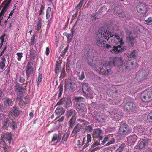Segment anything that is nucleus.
Here are the masks:
<instances>
[{"label":"nucleus","instance_id":"nucleus-6","mask_svg":"<svg viewBox=\"0 0 152 152\" xmlns=\"http://www.w3.org/2000/svg\"><path fill=\"white\" fill-rule=\"evenodd\" d=\"M141 100L144 102H149L152 100V91H145L140 95Z\"/></svg>","mask_w":152,"mask_h":152},{"label":"nucleus","instance_id":"nucleus-5","mask_svg":"<svg viewBox=\"0 0 152 152\" xmlns=\"http://www.w3.org/2000/svg\"><path fill=\"white\" fill-rule=\"evenodd\" d=\"M124 124L125 122L124 121L120 124V127L118 132L121 135H128L131 132L129 126Z\"/></svg>","mask_w":152,"mask_h":152},{"label":"nucleus","instance_id":"nucleus-52","mask_svg":"<svg viewBox=\"0 0 152 152\" xmlns=\"http://www.w3.org/2000/svg\"><path fill=\"white\" fill-rule=\"evenodd\" d=\"M66 100V98H62L61 99H60V100L58 101L56 104V105L61 104H63Z\"/></svg>","mask_w":152,"mask_h":152},{"label":"nucleus","instance_id":"nucleus-53","mask_svg":"<svg viewBox=\"0 0 152 152\" xmlns=\"http://www.w3.org/2000/svg\"><path fill=\"white\" fill-rule=\"evenodd\" d=\"M69 47V45H67L66 47L64 49L63 52H62V53L61 54V56H63L65 55V54L66 52L68 50Z\"/></svg>","mask_w":152,"mask_h":152},{"label":"nucleus","instance_id":"nucleus-42","mask_svg":"<svg viewBox=\"0 0 152 152\" xmlns=\"http://www.w3.org/2000/svg\"><path fill=\"white\" fill-rule=\"evenodd\" d=\"M84 0H81L79 3L77 4L76 7H75V9L78 10L81 8L83 4V2Z\"/></svg>","mask_w":152,"mask_h":152},{"label":"nucleus","instance_id":"nucleus-14","mask_svg":"<svg viewBox=\"0 0 152 152\" xmlns=\"http://www.w3.org/2000/svg\"><path fill=\"white\" fill-rule=\"evenodd\" d=\"M2 100L4 107H9L12 106L13 104V102L12 100L8 97L4 98Z\"/></svg>","mask_w":152,"mask_h":152},{"label":"nucleus","instance_id":"nucleus-18","mask_svg":"<svg viewBox=\"0 0 152 152\" xmlns=\"http://www.w3.org/2000/svg\"><path fill=\"white\" fill-rule=\"evenodd\" d=\"M76 119V116H72L71 119L68 122L69 130L71 129L75 125Z\"/></svg>","mask_w":152,"mask_h":152},{"label":"nucleus","instance_id":"nucleus-60","mask_svg":"<svg viewBox=\"0 0 152 152\" xmlns=\"http://www.w3.org/2000/svg\"><path fill=\"white\" fill-rule=\"evenodd\" d=\"M5 36V34H3L0 37V39L2 41V45H3V43L5 42L4 40V37Z\"/></svg>","mask_w":152,"mask_h":152},{"label":"nucleus","instance_id":"nucleus-40","mask_svg":"<svg viewBox=\"0 0 152 152\" xmlns=\"http://www.w3.org/2000/svg\"><path fill=\"white\" fill-rule=\"evenodd\" d=\"M129 139L132 142H135L137 140V137L135 135H133L128 137Z\"/></svg>","mask_w":152,"mask_h":152},{"label":"nucleus","instance_id":"nucleus-16","mask_svg":"<svg viewBox=\"0 0 152 152\" xmlns=\"http://www.w3.org/2000/svg\"><path fill=\"white\" fill-rule=\"evenodd\" d=\"M81 126L79 124H77L75 126L72 133V135L74 136L77 134V133L81 130Z\"/></svg>","mask_w":152,"mask_h":152},{"label":"nucleus","instance_id":"nucleus-61","mask_svg":"<svg viewBox=\"0 0 152 152\" xmlns=\"http://www.w3.org/2000/svg\"><path fill=\"white\" fill-rule=\"evenodd\" d=\"M78 12L77 11L75 13H74L72 17V19L73 20H74L77 17L78 15Z\"/></svg>","mask_w":152,"mask_h":152},{"label":"nucleus","instance_id":"nucleus-59","mask_svg":"<svg viewBox=\"0 0 152 152\" xmlns=\"http://www.w3.org/2000/svg\"><path fill=\"white\" fill-rule=\"evenodd\" d=\"M25 79L23 77H20L19 78L18 81L21 83H23L25 81Z\"/></svg>","mask_w":152,"mask_h":152},{"label":"nucleus","instance_id":"nucleus-4","mask_svg":"<svg viewBox=\"0 0 152 152\" xmlns=\"http://www.w3.org/2000/svg\"><path fill=\"white\" fill-rule=\"evenodd\" d=\"M82 91L85 94L86 96L88 98H93L94 95L91 88L89 87L88 83H84L83 85Z\"/></svg>","mask_w":152,"mask_h":152},{"label":"nucleus","instance_id":"nucleus-20","mask_svg":"<svg viewBox=\"0 0 152 152\" xmlns=\"http://www.w3.org/2000/svg\"><path fill=\"white\" fill-rule=\"evenodd\" d=\"M65 111V110L62 107L58 106L56 109L55 112L56 114L61 115L64 114Z\"/></svg>","mask_w":152,"mask_h":152},{"label":"nucleus","instance_id":"nucleus-3","mask_svg":"<svg viewBox=\"0 0 152 152\" xmlns=\"http://www.w3.org/2000/svg\"><path fill=\"white\" fill-rule=\"evenodd\" d=\"M36 69V67L33 65V63L31 61L28 62L25 68L27 77H30L34 75Z\"/></svg>","mask_w":152,"mask_h":152},{"label":"nucleus","instance_id":"nucleus-27","mask_svg":"<svg viewBox=\"0 0 152 152\" xmlns=\"http://www.w3.org/2000/svg\"><path fill=\"white\" fill-rule=\"evenodd\" d=\"M75 100L76 102V104L83 103L85 101V99L81 97H77L75 98Z\"/></svg>","mask_w":152,"mask_h":152},{"label":"nucleus","instance_id":"nucleus-10","mask_svg":"<svg viewBox=\"0 0 152 152\" xmlns=\"http://www.w3.org/2000/svg\"><path fill=\"white\" fill-rule=\"evenodd\" d=\"M136 105L135 103L132 102H129L126 103L125 108L127 110L129 111H136Z\"/></svg>","mask_w":152,"mask_h":152},{"label":"nucleus","instance_id":"nucleus-29","mask_svg":"<svg viewBox=\"0 0 152 152\" xmlns=\"http://www.w3.org/2000/svg\"><path fill=\"white\" fill-rule=\"evenodd\" d=\"M87 141L85 145L83 147V148H84L88 147L89 145V143L91 142V137L90 134H88L87 136Z\"/></svg>","mask_w":152,"mask_h":152},{"label":"nucleus","instance_id":"nucleus-1","mask_svg":"<svg viewBox=\"0 0 152 152\" xmlns=\"http://www.w3.org/2000/svg\"><path fill=\"white\" fill-rule=\"evenodd\" d=\"M96 43L101 49H109L112 53L117 54L125 49L121 35L116 33L112 34L109 31L99 29L96 33Z\"/></svg>","mask_w":152,"mask_h":152},{"label":"nucleus","instance_id":"nucleus-2","mask_svg":"<svg viewBox=\"0 0 152 152\" xmlns=\"http://www.w3.org/2000/svg\"><path fill=\"white\" fill-rule=\"evenodd\" d=\"M120 62L121 63L122 61L118 58H113L110 62H106L103 65L101 64L100 66L97 65L95 66L94 69L103 75H107L112 72V66H115Z\"/></svg>","mask_w":152,"mask_h":152},{"label":"nucleus","instance_id":"nucleus-9","mask_svg":"<svg viewBox=\"0 0 152 152\" xmlns=\"http://www.w3.org/2000/svg\"><path fill=\"white\" fill-rule=\"evenodd\" d=\"M112 115L113 116L114 119L115 120H118L121 119V117L122 116V113L120 110L116 109H114L112 111Z\"/></svg>","mask_w":152,"mask_h":152},{"label":"nucleus","instance_id":"nucleus-49","mask_svg":"<svg viewBox=\"0 0 152 152\" xmlns=\"http://www.w3.org/2000/svg\"><path fill=\"white\" fill-rule=\"evenodd\" d=\"M66 74V73L65 71L64 68L61 73V75L60 77V79H62L64 78L65 77V75Z\"/></svg>","mask_w":152,"mask_h":152},{"label":"nucleus","instance_id":"nucleus-32","mask_svg":"<svg viewBox=\"0 0 152 152\" xmlns=\"http://www.w3.org/2000/svg\"><path fill=\"white\" fill-rule=\"evenodd\" d=\"M65 104V107L66 108H68L72 104V102L70 99L69 98H67L66 99Z\"/></svg>","mask_w":152,"mask_h":152},{"label":"nucleus","instance_id":"nucleus-37","mask_svg":"<svg viewBox=\"0 0 152 152\" xmlns=\"http://www.w3.org/2000/svg\"><path fill=\"white\" fill-rule=\"evenodd\" d=\"M58 91L59 92L58 94V98H60L61 96L63 91V86L62 85H60L58 87Z\"/></svg>","mask_w":152,"mask_h":152},{"label":"nucleus","instance_id":"nucleus-24","mask_svg":"<svg viewBox=\"0 0 152 152\" xmlns=\"http://www.w3.org/2000/svg\"><path fill=\"white\" fill-rule=\"evenodd\" d=\"M137 53V52L136 51V50H134L130 54L129 56H127V57L128 60H127L126 58V61H129L131 60V58H136V55Z\"/></svg>","mask_w":152,"mask_h":152},{"label":"nucleus","instance_id":"nucleus-31","mask_svg":"<svg viewBox=\"0 0 152 152\" xmlns=\"http://www.w3.org/2000/svg\"><path fill=\"white\" fill-rule=\"evenodd\" d=\"M64 34L66 37L68 39V42L69 43L71 42L73 36V34H69L67 33H64Z\"/></svg>","mask_w":152,"mask_h":152},{"label":"nucleus","instance_id":"nucleus-44","mask_svg":"<svg viewBox=\"0 0 152 152\" xmlns=\"http://www.w3.org/2000/svg\"><path fill=\"white\" fill-rule=\"evenodd\" d=\"M70 62L68 61L66 63V72L68 73H69L71 72L70 68Z\"/></svg>","mask_w":152,"mask_h":152},{"label":"nucleus","instance_id":"nucleus-12","mask_svg":"<svg viewBox=\"0 0 152 152\" xmlns=\"http://www.w3.org/2000/svg\"><path fill=\"white\" fill-rule=\"evenodd\" d=\"M11 121H12L10 122V124L9 123H8L9 120L7 119V118L6 121V123H4L3 125V127L4 128H6L9 126H10L11 127L13 128L14 129H15L17 128L16 124L15 123L13 120L12 119Z\"/></svg>","mask_w":152,"mask_h":152},{"label":"nucleus","instance_id":"nucleus-48","mask_svg":"<svg viewBox=\"0 0 152 152\" xmlns=\"http://www.w3.org/2000/svg\"><path fill=\"white\" fill-rule=\"evenodd\" d=\"M85 130L88 132H91L93 130V127L91 125H88L86 127Z\"/></svg>","mask_w":152,"mask_h":152},{"label":"nucleus","instance_id":"nucleus-54","mask_svg":"<svg viewBox=\"0 0 152 152\" xmlns=\"http://www.w3.org/2000/svg\"><path fill=\"white\" fill-rule=\"evenodd\" d=\"M101 148L98 147H96L95 148H92L91 147V150L90 151V152H95V151L99 150Z\"/></svg>","mask_w":152,"mask_h":152},{"label":"nucleus","instance_id":"nucleus-57","mask_svg":"<svg viewBox=\"0 0 152 152\" xmlns=\"http://www.w3.org/2000/svg\"><path fill=\"white\" fill-rule=\"evenodd\" d=\"M145 22L148 24L151 23L152 22V18L150 17L145 20Z\"/></svg>","mask_w":152,"mask_h":152},{"label":"nucleus","instance_id":"nucleus-17","mask_svg":"<svg viewBox=\"0 0 152 152\" xmlns=\"http://www.w3.org/2000/svg\"><path fill=\"white\" fill-rule=\"evenodd\" d=\"M16 99L17 100L19 101L20 104L22 106L26 104L28 101V99L26 98L22 97L21 96L18 95Z\"/></svg>","mask_w":152,"mask_h":152},{"label":"nucleus","instance_id":"nucleus-21","mask_svg":"<svg viewBox=\"0 0 152 152\" xmlns=\"http://www.w3.org/2000/svg\"><path fill=\"white\" fill-rule=\"evenodd\" d=\"M61 138V137L60 134H59L58 135L57 134H55L53 136L51 141L54 142L57 140L56 142V143L57 144L60 141Z\"/></svg>","mask_w":152,"mask_h":152},{"label":"nucleus","instance_id":"nucleus-56","mask_svg":"<svg viewBox=\"0 0 152 152\" xmlns=\"http://www.w3.org/2000/svg\"><path fill=\"white\" fill-rule=\"evenodd\" d=\"M99 108H100L101 109H103L105 107V105L104 104H99Z\"/></svg>","mask_w":152,"mask_h":152},{"label":"nucleus","instance_id":"nucleus-33","mask_svg":"<svg viewBox=\"0 0 152 152\" xmlns=\"http://www.w3.org/2000/svg\"><path fill=\"white\" fill-rule=\"evenodd\" d=\"M42 74L41 72H39V75L36 80L37 85V86H39L40 83L42 81Z\"/></svg>","mask_w":152,"mask_h":152},{"label":"nucleus","instance_id":"nucleus-25","mask_svg":"<svg viewBox=\"0 0 152 152\" xmlns=\"http://www.w3.org/2000/svg\"><path fill=\"white\" fill-rule=\"evenodd\" d=\"M10 2V1H6L5 2L4 4V5L3 8L1 12L2 14H4L6 11L9 7Z\"/></svg>","mask_w":152,"mask_h":152},{"label":"nucleus","instance_id":"nucleus-7","mask_svg":"<svg viewBox=\"0 0 152 152\" xmlns=\"http://www.w3.org/2000/svg\"><path fill=\"white\" fill-rule=\"evenodd\" d=\"M103 131L99 128L96 129H94L92 133L93 137L100 140H102L103 137L102 136Z\"/></svg>","mask_w":152,"mask_h":152},{"label":"nucleus","instance_id":"nucleus-64","mask_svg":"<svg viewBox=\"0 0 152 152\" xmlns=\"http://www.w3.org/2000/svg\"><path fill=\"white\" fill-rule=\"evenodd\" d=\"M50 53V49L48 47H47L46 48V54L48 56Z\"/></svg>","mask_w":152,"mask_h":152},{"label":"nucleus","instance_id":"nucleus-41","mask_svg":"<svg viewBox=\"0 0 152 152\" xmlns=\"http://www.w3.org/2000/svg\"><path fill=\"white\" fill-rule=\"evenodd\" d=\"M86 58L87 59L88 64L89 65L91 66L93 64L91 62V61H92V56L91 55H89V56H88Z\"/></svg>","mask_w":152,"mask_h":152},{"label":"nucleus","instance_id":"nucleus-15","mask_svg":"<svg viewBox=\"0 0 152 152\" xmlns=\"http://www.w3.org/2000/svg\"><path fill=\"white\" fill-rule=\"evenodd\" d=\"M65 90L73 89L75 87V85L74 83L71 81H68L65 82Z\"/></svg>","mask_w":152,"mask_h":152},{"label":"nucleus","instance_id":"nucleus-46","mask_svg":"<svg viewBox=\"0 0 152 152\" xmlns=\"http://www.w3.org/2000/svg\"><path fill=\"white\" fill-rule=\"evenodd\" d=\"M115 141V140L114 138H112L110 141H109L105 145V146H108L111 144H114Z\"/></svg>","mask_w":152,"mask_h":152},{"label":"nucleus","instance_id":"nucleus-26","mask_svg":"<svg viewBox=\"0 0 152 152\" xmlns=\"http://www.w3.org/2000/svg\"><path fill=\"white\" fill-rule=\"evenodd\" d=\"M148 143V141L147 140H144L140 141L139 144V148L142 149L146 146Z\"/></svg>","mask_w":152,"mask_h":152},{"label":"nucleus","instance_id":"nucleus-34","mask_svg":"<svg viewBox=\"0 0 152 152\" xmlns=\"http://www.w3.org/2000/svg\"><path fill=\"white\" fill-rule=\"evenodd\" d=\"M52 8L50 7H48L46 11V18L48 19L50 18V12H51Z\"/></svg>","mask_w":152,"mask_h":152},{"label":"nucleus","instance_id":"nucleus-43","mask_svg":"<svg viewBox=\"0 0 152 152\" xmlns=\"http://www.w3.org/2000/svg\"><path fill=\"white\" fill-rule=\"evenodd\" d=\"M100 145V143L99 141L96 140L92 144L91 146V148H95V147H97V146Z\"/></svg>","mask_w":152,"mask_h":152},{"label":"nucleus","instance_id":"nucleus-51","mask_svg":"<svg viewBox=\"0 0 152 152\" xmlns=\"http://www.w3.org/2000/svg\"><path fill=\"white\" fill-rule=\"evenodd\" d=\"M148 121L151 122H152V112L150 113L147 116Z\"/></svg>","mask_w":152,"mask_h":152},{"label":"nucleus","instance_id":"nucleus-28","mask_svg":"<svg viewBox=\"0 0 152 152\" xmlns=\"http://www.w3.org/2000/svg\"><path fill=\"white\" fill-rule=\"evenodd\" d=\"M20 111L16 107H14L12 110L11 113L12 115L14 116L18 115L19 114Z\"/></svg>","mask_w":152,"mask_h":152},{"label":"nucleus","instance_id":"nucleus-45","mask_svg":"<svg viewBox=\"0 0 152 152\" xmlns=\"http://www.w3.org/2000/svg\"><path fill=\"white\" fill-rule=\"evenodd\" d=\"M45 4H42L41 5L40 10L39 11V15H41L42 13L43 12V10L45 8Z\"/></svg>","mask_w":152,"mask_h":152},{"label":"nucleus","instance_id":"nucleus-8","mask_svg":"<svg viewBox=\"0 0 152 152\" xmlns=\"http://www.w3.org/2000/svg\"><path fill=\"white\" fill-rule=\"evenodd\" d=\"M136 9L138 13L142 14L144 16L146 17L148 15V14H146L147 10L143 6L142 3H140L136 6Z\"/></svg>","mask_w":152,"mask_h":152},{"label":"nucleus","instance_id":"nucleus-11","mask_svg":"<svg viewBox=\"0 0 152 152\" xmlns=\"http://www.w3.org/2000/svg\"><path fill=\"white\" fill-rule=\"evenodd\" d=\"M136 35L132 33H130L128 36L126 37V40L127 42L130 43L132 46H133L134 43L135 42Z\"/></svg>","mask_w":152,"mask_h":152},{"label":"nucleus","instance_id":"nucleus-63","mask_svg":"<svg viewBox=\"0 0 152 152\" xmlns=\"http://www.w3.org/2000/svg\"><path fill=\"white\" fill-rule=\"evenodd\" d=\"M35 41V39L34 37H33L31 38V45H33Z\"/></svg>","mask_w":152,"mask_h":152},{"label":"nucleus","instance_id":"nucleus-50","mask_svg":"<svg viewBox=\"0 0 152 152\" xmlns=\"http://www.w3.org/2000/svg\"><path fill=\"white\" fill-rule=\"evenodd\" d=\"M16 55L18 56L17 58V60L19 61H20L21 59V58L23 57V53H18L16 54Z\"/></svg>","mask_w":152,"mask_h":152},{"label":"nucleus","instance_id":"nucleus-36","mask_svg":"<svg viewBox=\"0 0 152 152\" xmlns=\"http://www.w3.org/2000/svg\"><path fill=\"white\" fill-rule=\"evenodd\" d=\"M79 79L80 80H83L85 78L84 72L82 71L81 73L79 72L78 75Z\"/></svg>","mask_w":152,"mask_h":152},{"label":"nucleus","instance_id":"nucleus-58","mask_svg":"<svg viewBox=\"0 0 152 152\" xmlns=\"http://www.w3.org/2000/svg\"><path fill=\"white\" fill-rule=\"evenodd\" d=\"M6 118L5 115L3 114H0V120L5 119Z\"/></svg>","mask_w":152,"mask_h":152},{"label":"nucleus","instance_id":"nucleus-38","mask_svg":"<svg viewBox=\"0 0 152 152\" xmlns=\"http://www.w3.org/2000/svg\"><path fill=\"white\" fill-rule=\"evenodd\" d=\"M126 146L125 143H123L122 144L117 150V152H122L124 148Z\"/></svg>","mask_w":152,"mask_h":152},{"label":"nucleus","instance_id":"nucleus-30","mask_svg":"<svg viewBox=\"0 0 152 152\" xmlns=\"http://www.w3.org/2000/svg\"><path fill=\"white\" fill-rule=\"evenodd\" d=\"M69 134V132H67L65 133L62 138L61 143H64V141H66Z\"/></svg>","mask_w":152,"mask_h":152},{"label":"nucleus","instance_id":"nucleus-13","mask_svg":"<svg viewBox=\"0 0 152 152\" xmlns=\"http://www.w3.org/2000/svg\"><path fill=\"white\" fill-rule=\"evenodd\" d=\"M76 107L77 110L78 112L83 113V112H86V109L85 107V105L83 103L76 104Z\"/></svg>","mask_w":152,"mask_h":152},{"label":"nucleus","instance_id":"nucleus-39","mask_svg":"<svg viewBox=\"0 0 152 152\" xmlns=\"http://www.w3.org/2000/svg\"><path fill=\"white\" fill-rule=\"evenodd\" d=\"M110 136L109 135H106L104 138L103 140L102 141L101 144L104 145L105 144L107 141L109 140Z\"/></svg>","mask_w":152,"mask_h":152},{"label":"nucleus","instance_id":"nucleus-62","mask_svg":"<svg viewBox=\"0 0 152 152\" xmlns=\"http://www.w3.org/2000/svg\"><path fill=\"white\" fill-rule=\"evenodd\" d=\"M30 56L31 58H34L35 56L34 51L33 50H31L30 52Z\"/></svg>","mask_w":152,"mask_h":152},{"label":"nucleus","instance_id":"nucleus-35","mask_svg":"<svg viewBox=\"0 0 152 152\" xmlns=\"http://www.w3.org/2000/svg\"><path fill=\"white\" fill-rule=\"evenodd\" d=\"M42 19L41 18L38 19L37 23V24L36 30L37 31H39L41 28Z\"/></svg>","mask_w":152,"mask_h":152},{"label":"nucleus","instance_id":"nucleus-19","mask_svg":"<svg viewBox=\"0 0 152 152\" xmlns=\"http://www.w3.org/2000/svg\"><path fill=\"white\" fill-rule=\"evenodd\" d=\"M24 90V88L18 85H16L15 86V90L16 92L18 93L17 95L21 96L23 94V91Z\"/></svg>","mask_w":152,"mask_h":152},{"label":"nucleus","instance_id":"nucleus-22","mask_svg":"<svg viewBox=\"0 0 152 152\" xmlns=\"http://www.w3.org/2000/svg\"><path fill=\"white\" fill-rule=\"evenodd\" d=\"M76 114V112L74 109H70L66 112V116L67 118L70 117L72 115L75 116Z\"/></svg>","mask_w":152,"mask_h":152},{"label":"nucleus","instance_id":"nucleus-47","mask_svg":"<svg viewBox=\"0 0 152 152\" xmlns=\"http://www.w3.org/2000/svg\"><path fill=\"white\" fill-rule=\"evenodd\" d=\"M61 64L60 63H57L56 64V66L55 68V72L56 73H58L59 72V70L60 69Z\"/></svg>","mask_w":152,"mask_h":152},{"label":"nucleus","instance_id":"nucleus-55","mask_svg":"<svg viewBox=\"0 0 152 152\" xmlns=\"http://www.w3.org/2000/svg\"><path fill=\"white\" fill-rule=\"evenodd\" d=\"M5 66V63L4 62H0V68L3 69Z\"/></svg>","mask_w":152,"mask_h":152},{"label":"nucleus","instance_id":"nucleus-23","mask_svg":"<svg viewBox=\"0 0 152 152\" xmlns=\"http://www.w3.org/2000/svg\"><path fill=\"white\" fill-rule=\"evenodd\" d=\"M12 136V134H11L7 133L4 135L1 140L4 141L5 142V140H6L10 143L11 141Z\"/></svg>","mask_w":152,"mask_h":152}]
</instances>
